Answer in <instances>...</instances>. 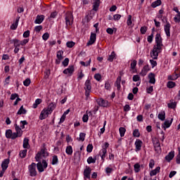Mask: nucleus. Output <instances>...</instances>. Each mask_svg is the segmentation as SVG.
<instances>
[{"label": "nucleus", "mask_w": 180, "mask_h": 180, "mask_svg": "<svg viewBox=\"0 0 180 180\" xmlns=\"http://www.w3.org/2000/svg\"><path fill=\"white\" fill-rule=\"evenodd\" d=\"M50 37V34H49V32H45L43 35H42V39L43 40H44L45 41H46V40H49V38Z\"/></svg>", "instance_id": "nucleus-53"}, {"label": "nucleus", "mask_w": 180, "mask_h": 180, "mask_svg": "<svg viewBox=\"0 0 180 180\" xmlns=\"http://www.w3.org/2000/svg\"><path fill=\"white\" fill-rule=\"evenodd\" d=\"M133 136L134 137H140V131L139 129H134L133 131Z\"/></svg>", "instance_id": "nucleus-54"}, {"label": "nucleus", "mask_w": 180, "mask_h": 180, "mask_svg": "<svg viewBox=\"0 0 180 180\" xmlns=\"http://www.w3.org/2000/svg\"><path fill=\"white\" fill-rule=\"evenodd\" d=\"M174 157H175V151H171L168 153L167 155L165 156V160L167 162H171L172 160H174Z\"/></svg>", "instance_id": "nucleus-15"}, {"label": "nucleus", "mask_w": 180, "mask_h": 180, "mask_svg": "<svg viewBox=\"0 0 180 180\" xmlns=\"http://www.w3.org/2000/svg\"><path fill=\"white\" fill-rule=\"evenodd\" d=\"M155 44L159 46H164V44H162V37H161V34L160 33L155 35Z\"/></svg>", "instance_id": "nucleus-16"}, {"label": "nucleus", "mask_w": 180, "mask_h": 180, "mask_svg": "<svg viewBox=\"0 0 180 180\" xmlns=\"http://www.w3.org/2000/svg\"><path fill=\"white\" fill-rule=\"evenodd\" d=\"M85 136H86V134L85 133L81 132L79 134V138L78 139L79 141H85Z\"/></svg>", "instance_id": "nucleus-47"}, {"label": "nucleus", "mask_w": 180, "mask_h": 180, "mask_svg": "<svg viewBox=\"0 0 180 180\" xmlns=\"http://www.w3.org/2000/svg\"><path fill=\"white\" fill-rule=\"evenodd\" d=\"M153 147L155 148V153L158 154H160L162 151L161 150V143H160V140L156 139L155 141H153Z\"/></svg>", "instance_id": "nucleus-5"}, {"label": "nucleus", "mask_w": 180, "mask_h": 180, "mask_svg": "<svg viewBox=\"0 0 180 180\" xmlns=\"http://www.w3.org/2000/svg\"><path fill=\"white\" fill-rule=\"evenodd\" d=\"M158 54H160V51H152V56L153 60H158Z\"/></svg>", "instance_id": "nucleus-39"}, {"label": "nucleus", "mask_w": 180, "mask_h": 180, "mask_svg": "<svg viewBox=\"0 0 180 180\" xmlns=\"http://www.w3.org/2000/svg\"><path fill=\"white\" fill-rule=\"evenodd\" d=\"M105 89H106V91H110L112 89L110 82H109V80H107L105 82Z\"/></svg>", "instance_id": "nucleus-41"}, {"label": "nucleus", "mask_w": 180, "mask_h": 180, "mask_svg": "<svg viewBox=\"0 0 180 180\" xmlns=\"http://www.w3.org/2000/svg\"><path fill=\"white\" fill-rule=\"evenodd\" d=\"M36 163L32 162L31 165L28 166V171L30 176H37V170L36 169Z\"/></svg>", "instance_id": "nucleus-4"}, {"label": "nucleus", "mask_w": 180, "mask_h": 180, "mask_svg": "<svg viewBox=\"0 0 180 180\" xmlns=\"http://www.w3.org/2000/svg\"><path fill=\"white\" fill-rule=\"evenodd\" d=\"M56 108H57L56 103H51L46 109H48L49 113H53V110H54Z\"/></svg>", "instance_id": "nucleus-24"}, {"label": "nucleus", "mask_w": 180, "mask_h": 180, "mask_svg": "<svg viewBox=\"0 0 180 180\" xmlns=\"http://www.w3.org/2000/svg\"><path fill=\"white\" fill-rule=\"evenodd\" d=\"M27 113V110L23 108V105H22L20 109L18 110L17 115H26Z\"/></svg>", "instance_id": "nucleus-33"}, {"label": "nucleus", "mask_w": 180, "mask_h": 180, "mask_svg": "<svg viewBox=\"0 0 180 180\" xmlns=\"http://www.w3.org/2000/svg\"><path fill=\"white\" fill-rule=\"evenodd\" d=\"M29 43V39H25L22 41H20V46H26Z\"/></svg>", "instance_id": "nucleus-56"}, {"label": "nucleus", "mask_w": 180, "mask_h": 180, "mask_svg": "<svg viewBox=\"0 0 180 180\" xmlns=\"http://www.w3.org/2000/svg\"><path fill=\"white\" fill-rule=\"evenodd\" d=\"M49 167V164L46 161V160H42V162H38V163L36 165V167L37 168V170L39 172H44V169Z\"/></svg>", "instance_id": "nucleus-3"}, {"label": "nucleus", "mask_w": 180, "mask_h": 180, "mask_svg": "<svg viewBox=\"0 0 180 180\" xmlns=\"http://www.w3.org/2000/svg\"><path fill=\"white\" fill-rule=\"evenodd\" d=\"M88 120H89V116H88V114H84L82 117V121L84 123H88Z\"/></svg>", "instance_id": "nucleus-51"}, {"label": "nucleus", "mask_w": 180, "mask_h": 180, "mask_svg": "<svg viewBox=\"0 0 180 180\" xmlns=\"http://www.w3.org/2000/svg\"><path fill=\"white\" fill-rule=\"evenodd\" d=\"M162 50V45L156 44L153 46V49L152 51H160V53H161Z\"/></svg>", "instance_id": "nucleus-36"}, {"label": "nucleus", "mask_w": 180, "mask_h": 180, "mask_svg": "<svg viewBox=\"0 0 180 180\" xmlns=\"http://www.w3.org/2000/svg\"><path fill=\"white\" fill-rule=\"evenodd\" d=\"M136 151H140L141 146H143V141L140 139H136L135 141Z\"/></svg>", "instance_id": "nucleus-17"}, {"label": "nucleus", "mask_w": 180, "mask_h": 180, "mask_svg": "<svg viewBox=\"0 0 180 180\" xmlns=\"http://www.w3.org/2000/svg\"><path fill=\"white\" fill-rule=\"evenodd\" d=\"M19 19H20V17L16 18L15 22L11 25V30H16L18 29V25H19Z\"/></svg>", "instance_id": "nucleus-26"}, {"label": "nucleus", "mask_w": 180, "mask_h": 180, "mask_svg": "<svg viewBox=\"0 0 180 180\" xmlns=\"http://www.w3.org/2000/svg\"><path fill=\"white\" fill-rule=\"evenodd\" d=\"M122 82V77L118 76L117 78V80L115 83V86H117V89L118 91H120V88H122V86L120 85V83Z\"/></svg>", "instance_id": "nucleus-22"}, {"label": "nucleus", "mask_w": 180, "mask_h": 180, "mask_svg": "<svg viewBox=\"0 0 180 180\" xmlns=\"http://www.w3.org/2000/svg\"><path fill=\"white\" fill-rule=\"evenodd\" d=\"M28 124L27 121L26 120L20 121V129H25V126H26V124Z\"/></svg>", "instance_id": "nucleus-59"}, {"label": "nucleus", "mask_w": 180, "mask_h": 180, "mask_svg": "<svg viewBox=\"0 0 180 180\" xmlns=\"http://www.w3.org/2000/svg\"><path fill=\"white\" fill-rule=\"evenodd\" d=\"M92 150H94V146H92V144H89L86 148L87 153H92Z\"/></svg>", "instance_id": "nucleus-62"}, {"label": "nucleus", "mask_w": 180, "mask_h": 180, "mask_svg": "<svg viewBox=\"0 0 180 180\" xmlns=\"http://www.w3.org/2000/svg\"><path fill=\"white\" fill-rule=\"evenodd\" d=\"M27 154V150L24 149L20 152L19 155H20V158H25V157H26Z\"/></svg>", "instance_id": "nucleus-42"}, {"label": "nucleus", "mask_w": 180, "mask_h": 180, "mask_svg": "<svg viewBox=\"0 0 180 180\" xmlns=\"http://www.w3.org/2000/svg\"><path fill=\"white\" fill-rule=\"evenodd\" d=\"M149 84H155V75L153 72L149 73Z\"/></svg>", "instance_id": "nucleus-25"}, {"label": "nucleus", "mask_w": 180, "mask_h": 180, "mask_svg": "<svg viewBox=\"0 0 180 180\" xmlns=\"http://www.w3.org/2000/svg\"><path fill=\"white\" fill-rule=\"evenodd\" d=\"M172 122H174V119L171 118L170 120H166L165 121L164 124H162V127L165 130H167V129H169L171 127V124H172Z\"/></svg>", "instance_id": "nucleus-13"}, {"label": "nucleus", "mask_w": 180, "mask_h": 180, "mask_svg": "<svg viewBox=\"0 0 180 180\" xmlns=\"http://www.w3.org/2000/svg\"><path fill=\"white\" fill-rule=\"evenodd\" d=\"M116 53L115 51L111 52L110 55L108 56V61L113 63V60H116Z\"/></svg>", "instance_id": "nucleus-27"}, {"label": "nucleus", "mask_w": 180, "mask_h": 180, "mask_svg": "<svg viewBox=\"0 0 180 180\" xmlns=\"http://www.w3.org/2000/svg\"><path fill=\"white\" fill-rule=\"evenodd\" d=\"M43 148L41 149L38 153L42 155V157H49V153L47 152V148H46V143L43 144Z\"/></svg>", "instance_id": "nucleus-14"}, {"label": "nucleus", "mask_w": 180, "mask_h": 180, "mask_svg": "<svg viewBox=\"0 0 180 180\" xmlns=\"http://www.w3.org/2000/svg\"><path fill=\"white\" fill-rule=\"evenodd\" d=\"M180 74L176 73V72H174L172 75L168 76V79L169 81H176V79H178L179 78Z\"/></svg>", "instance_id": "nucleus-21"}, {"label": "nucleus", "mask_w": 180, "mask_h": 180, "mask_svg": "<svg viewBox=\"0 0 180 180\" xmlns=\"http://www.w3.org/2000/svg\"><path fill=\"white\" fill-rule=\"evenodd\" d=\"M32 81L30 80V78H27L24 82H23V85L24 86H29L30 85Z\"/></svg>", "instance_id": "nucleus-49"}, {"label": "nucleus", "mask_w": 180, "mask_h": 180, "mask_svg": "<svg viewBox=\"0 0 180 180\" xmlns=\"http://www.w3.org/2000/svg\"><path fill=\"white\" fill-rule=\"evenodd\" d=\"M132 81H134V82H138V81H140V76L139 75H134Z\"/></svg>", "instance_id": "nucleus-58"}, {"label": "nucleus", "mask_w": 180, "mask_h": 180, "mask_svg": "<svg viewBox=\"0 0 180 180\" xmlns=\"http://www.w3.org/2000/svg\"><path fill=\"white\" fill-rule=\"evenodd\" d=\"M43 20H44V15H38L36 18V20L34 21V23L36 25H41V23H43Z\"/></svg>", "instance_id": "nucleus-20"}, {"label": "nucleus", "mask_w": 180, "mask_h": 180, "mask_svg": "<svg viewBox=\"0 0 180 180\" xmlns=\"http://www.w3.org/2000/svg\"><path fill=\"white\" fill-rule=\"evenodd\" d=\"M120 137H124V134L126 133V129L124 127H120L119 129Z\"/></svg>", "instance_id": "nucleus-45"}, {"label": "nucleus", "mask_w": 180, "mask_h": 180, "mask_svg": "<svg viewBox=\"0 0 180 180\" xmlns=\"http://www.w3.org/2000/svg\"><path fill=\"white\" fill-rule=\"evenodd\" d=\"M49 115H51V113H50L48 108H44L39 115L40 120H44V119H46V117H49Z\"/></svg>", "instance_id": "nucleus-8"}, {"label": "nucleus", "mask_w": 180, "mask_h": 180, "mask_svg": "<svg viewBox=\"0 0 180 180\" xmlns=\"http://www.w3.org/2000/svg\"><path fill=\"white\" fill-rule=\"evenodd\" d=\"M41 103V98H37L35 100V102L33 104V108L37 109V106H39V105H40Z\"/></svg>", "instance_id": "nucleus-37"}, {"label": "nucleus", "mask_w": 180, "mask_h": 180, "mask_svg": "<svg viewBox=\"0 0 180 180\" xmlns=\"http://www.w3.org/2000/svg\"><path fill=\"white\" fill-rule=\"evenodd\" d=\"M70 63V59L68 58H65V60L62 62L63 67H68Z\"/></svg>", "instance_id": "nucleus-50"}, {"label": "nucleus", "mask_w": 180, "mask_h": 180, "mask_svg": "<svg viewBox=\"0 0 180 180\" xmlns=\"http://www.w3.org/2000/svg\"><path fill=\"white\" fill-rule=\"evenodd\" d=\"M18 137H21V136H19V134L18 132H14V133H12L11 134V140H15V139H18Z\"/></svg>", "instance_id": "nucleus-55"}, {"label": "nucleus", "mask_w": 180, "mask_h": 180, "mask_svg": "<svg viewBox=\"0 0 180 180\" xmlns=\"http://www.w3.org/2000/svg\"><path fill=\"white\" fill-rule=\"evenodd\" d=\"M174 20L176 23H179L180 22V15H179V14H177L174 18Z\"/></svg>", "instance_id": "nucleus-64"}, {"label": "nucleus", "mask_w": 180, "mask_h": 180, "mask_svg": "<svg viewBox=\"0 0 180 180\" xmlns=\"http://www.w3.org/2000/svg\"><path fill=\"white\" fill-rule=\"evenodd\" d=\"M176 86V84L174 82L169 81L167 82V88H169V89H172L174 86Z\"/></svg>", "instance_id": "nucleus-44"}, {"label": "nucleus", "mask_w": 180, "mask_h": 180, "mask_svg": "<svg viewBox=\"0 0 180 180\" xmlns=\"http://www.w3.org/2000/svg\"><path fill=\"white\" fill-rule=\"evenodd\" d=\"M106 154H108V150L101 149L99 152V155L101 157L103 162H105V158H106Z\"/></svg>", "instance_id": "nucleus-19"}, {"label": "nucleus", "mask_w": 180, "mask_h": 180, "mask_svg": "<svg viewBox=\"0 0 180 180\" xmlns=\"http://www.w3.org/2000/svg\"><path fill=\"white\" fill-rule=\"evenodd\" d=\"M95 162H96V156H94V158H92V156H90L87 158L88 164H95Z\"/></svg>", "instance_id": "nucleus-34"}, {"label": "nucleus", "mask_w": 180, "mask_h": 180, "mask_svg": "<svg viewBox=\"0 0 180 180\" xmlns=\"http://www.w3.org/2000/svg\"><path fill=\"white\" fill-rule=\"evenodd\" d=\"M134 171L135 172H140V164L139 163H136L134 165Z\"/></svg>", "instance_id": "nucleus-52"}, {"label": "nucleus", "mask_w": 180, "mask_h": 180, "mask_svg": "<svg viewBox=\"0 0 180 180\" xmlns=\"http://www.w3.org/2000/svg\"><path fill=\"white\" fill-rule=\"evenodd\" d=\"M96 103L98 105L101 106V108H108V106H109V101L102 98H98Z\"/></svg>", "instance_id": "nucleus-7"}, {"label": "nucleus", "mask_w": 180, "mask_h": 180, "mask_svg": "<svg viewBox=\"0 0 180 180\" xmlns=\"http://www.w3.org/2000/svg\"><path fill=\"white\" fill-rule=\"evenodd\" d=\"M64 54V51H58L56 52V57L57 59L56 60V64L58 65L61 63V60L64 59V56L63 55Z\"/></svg>", "instance_id": "nucleus-9"}, {"label": "nucleus", "mask_w": 180, "mask_h": 180, "mask_svg": "<svg viewBox=\"0 0 180 180\" xmlns=\"http://www.w3.org/2000/svg\"><path fill=\"white\" fill-rule=\"evenodd\" d=\"M65 20V29H67V30H70L74 22V16L72 15V13L70 12L66 13Z\"/></svg>", "instance_id": "nucleus-1"}, {"label": "nucleus", "mask_w": 180, "mask_h": 180, "mask_svg": "<svg viewBox=\"0 0 180 180\" xmlns=\"http://www.w3.org/2000/svg\"><path fill=\"white\" fill-rule=\"evenodd\" d=\"M101 5V0H95L93 4V11H98L99 6Z\"/></svg>", "instance_id": "nucleus-28"}, {"label": "nucleus", "mask_w": 180, "mask_h": 180, "mask_svg": "<svg viewBox=\"0 0 180 180\" xmlns=\"http://www.w3.org/2000/svg\"><path fill=\"white\" fill-rule=\"evenodd\" d=\"M23 148H30V145L29 144V139L25 138L23 140V144H22Z\"/></svg>", "instance_id": "nucleus-30"}, {"label": "nucleus", "mask_w": 180, "mask_h": 180, "mask_svg": "<svg viewBox=\"0 0 180 180\" xmlns=\"http://www.w3.org/2000/svg\"><path fill=\"white\" fill-rule=\"evenodd\" d=\"M167 106L169 109H176V102H171L167 104Z\"/></svg>", "instance_id": "nucleus-43"}, {"label": "nucleus", "mask_w": 180, "mask_h": 180, "mask_svg": "<svg viewBox=\"0 0 180 180\" xmlns=\"http://www.w3.org/2000/svg\"><path fill=\"white\" fill-rule=\"evenodd\" d=\"M161 4H162L161 0H157L152 3L151 6L152 8H157V6H160Z\"/></svg>", "instance_id": "nucleus-40"}, {"label": "nucleus", "mask_w": 180, "mask_h": 180, "mask_svg": "<svg viewBox=\"0 0 180 180\" xmlns=\"http://www.w3.org/2000/svg\"><path fill=\"white\" fill-rule=\"evenodd\" d=\"M52 165H58V157L56 155H54L52 157V161H51Z\"/></svg>", "instance_id": "nucleus-32"}, {"label": "nucleus", "mask_w": 180, "mask_h": 180, "mask_svg": "<svg viewBox=\"0 0 180 180\" xmlns=\"http://www.w3.org/2000/svg\"><path fill=\"white\" fill-rule=\"evenodd\" d=\"M140 32L141 34H146V33L147 32V27L146 26L141 27Z\"/></svg>", "instance_id": "nucleus-63"}, {"label": "nucleus", "mask_w": 180, "mask_h": 180, "mask_svg": "<svg viewBox=\"0 0 180 180\" xmlns=\"http://www.w3.org/2000/svg\"><path fill=\"white\" fill-rule=\"evenodd\" d=\"M74 65H69V67L63 70V74L67 75L68 74H70V75H72L74 74Z\"/></svg>", "instance_id": "nucleus-12"}, {"label": "nucleus", "mask_w": 180, "mask_h": 180, "mask_svg": "<svg viewBox=\"0 0 180 180\" xmlns=\"http://www.w3.org/2000/svg\"><path fill=\"white\" fill-rule=\"evenodd\" d=\"M136 65H137V60H134L132 61V63H131V70H135Z\"/></svg>", "instance_id": "nucleus-57"}, {"label": "nucleus", "mask_w": 180, "mask_h": 180, "mask_svg": "<svg viewBox=\"0 0 180 180\" xmlns=\"http://www.w3.org/2000/svg\"><path fill=\"white\" fill-rule=\"evenodd\" d=\"M95 41H96V33L91 32L90 39L87 42L86 46H92Z\"/></svg>", "instance_id": "nucleus-10"}, {"label": "nucleus", "mask_w": 180, "mask_h": 180, "mask_svg": "<svg viewBox=\"0 0 180 180\" xmlns=\"http://www.w3.org/2000/svg\"><path fill=\"white\" fill-rule=\"evenodd\" d=\"M158 119L160 120H162V122H164L165 120V111H162L158 114Z\"/></svg>", "instance_id": "nucleus-35"}, {"label": "nucleus", "mask_w": 180, "mask_h": 180, "mask_svg": "<svg viewBox=\"0 0 180 180\" xmlns=\"http://www.w3.org/2000/svg\"><path fill=\"white\" fill-rule=\"evenodd\" d=\"M14 126L15 127V133H18L19 134V136H22V135L23 134V131H22V128H20V127H19L18 124H15Z\"/></svg>", "instance_id": "nucleus-29"}, {"label": "nucleus", "mask_w": 180, "mask_h": 180, "mask_svg": "<svg viewBox=\"0 0 180 180\" xmlns=\"http://www.w3.org/2000/svg\"><path fill=\"white\" fill-rule=\"evenodd\" d=\"M160 169H161V167H157L155 169L150 171V176H154L155 175L158 174L160 172Z\"/></svg>", "instance_id": "nucleus-31"}, {"label": "nucleus", "mask_w": 180, "mask_h": 180, "mask_svg": "<svg viewBox=\"0 0 180 180\" xmlns=\"http://www.w3.org/2000/svg\"><path fill=\"white\" fill-rule=\"evenodd\" d=\"M9 162H11V160L9 158L4 160L1 163V169L3 171H6V169H8V167H9Z\"/></svg>", "instance_id": "nucleus-11"}, {"label": "nucleus", "mask_w": 180, "mask_h": 180, "mask_svg": "<svg viewBox=\"0 0 180 180\" xmlns=\"http://www.w3.org/2000/svg\"><path fill=\"white\" fill-rule=\"evenodd\" d=\"M65 153L66 154H68V155H72V146H67Z\"/></svg>", "instance_id": "nucleus-38"}, {"label": "nucleus", "mask_w": 180, "mask_h": 180, "mask_svg": "<svg viewBox=\"0 0 180 180\" xmlns=\"http://www.w3.org/2000/svg\"><path fill=\"white\" fill-rule=\"evenodd\" d=\"M131 110V107H130L129 104H126L124 106V112H130Z\"/></svg>", "instance_id": "nucleus-61"}, {"label": "nucleus", "mask_w": 180, "mask_h": 180, "mask_svg": "<svg viewBox=\"0 0 180 180\" xmlns=\"http://www.w3.org/2000/svg\"><path fill=\"white\" fill-rule=\"evenodd\" d=\"M12 129H8L6 131V139H11L12 137Z\"/></svg>", "instance_id": "nucleus-46"}, {"label": "nucleus", "mask_w": 180, "mask_h": 180, "mask_svg": "<svg viewBox=\"0 0 180 180\" xmlns=\"http://www.w3.org/2000/svg\"><path fill=\"white\" fill-rule=\"evenodd\" d=\"M84 89L85 91L84 95L86 96V101H88L89 96L91 95V92L92 91V84L91 83V79H87L86 80Z\"/></svg>", "instance_id": "nucleus-2"}, {"label": "nucleus", "mask_w": 180, "mask_h": 180, "mask_svg": "<svg viewBox=\"0 0 180 180\" xmlns=\"http://www.w3.org/2000/svg\"><path fill=\"white\" fill-rule=\"evenodd\" d=\"M94 79H96V80L99 82L101 79H102V75H101L99 73H97L94 75Z\"/></svg>", "instance_id": "nucleus-60"}, {"label": "nucleus", "mask_w": 180, "mask_h": 180, "mask_svg": "<svg viewBox=\"0 0 180 180\" xmlns=\"http://www.w3.org/2000/svg\"><path fill=\"white\" fill-rule=\"evenodd\" d=\"M164 30L167 37H171V24L166 20V25H164Z\"/></svg>", "instance_id": "nucleus-6"}, {"label": "nucleus", "mask_w": 180, "mask_h": 180, "mask_svg": "<svg viewBox=\"0 0 180 180\" xmlns=\"http://www.w3.org/2000/svg\"><path fill=\"white\" fill-rule=\"evenodd\" d=\"M11 44H14V47H20V40L13 39L10 40Z\"/></svg>", "instance_id": "nucleus-23"}, {"label": "nucleus", "mask_w": 180, "mask_h": 180, "mask_svg": "<svg viewBox=\"0 0 180 180\" xmlns=\"http://www.w3.org/2000/svg\"><path fill=\"white\" fill-rule=\"evenodd\" d=\"M66 46L67 47H68V49H72V47H74V46H75V42L70 41H68L66 43Z\"/></svg>", "instance_id": "nucleus-48"}, {"label": "nucleus", "mask_w": 180, "mask_h": 180, "mask_svg": "<svg viewBox=\"0 0 180 180\" xmlns=\"http://www.w3.org/2000/svg\"><path fill=\"white\" fill-rule=\"evenodd\" d=\"M92 170L91 169V167H86L84 171V178H86L87 179H90L91 178V172Z\"/></svg>", "instance_id": "nucleus-18"}]
</instances>
